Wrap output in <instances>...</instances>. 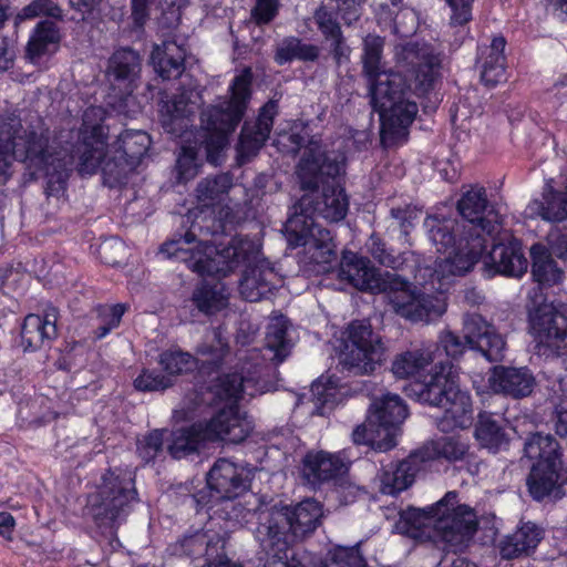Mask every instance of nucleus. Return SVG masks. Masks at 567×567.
Listing matches in <instances>:
<instances>
[{
    "label": "nucleus",
    "instance_id": "obj_1",
    "mask_svg": "<svg viewBox=\"0 0 567 567\" xmlns=\"http://www.w3.org/2000/svg\"><path fill=\"white\" fill-rule=\"evenodd\" d=\"M219 228L220 224L214 218L196 217L184 235L162 244L159 252L168 259L184 262L200 277H226L238 267L246 266L239 282L240 295L249 302L267 298L275 289L276 272L261 257L260 244L248 236H236L218 249L205 236L218 233Z\"/></svg>",
    "mask_w": 567,
    "mask_h": 567
},
{
    "label": "nucleus",
    "instance_id": "obj_2",
    "mask_svg": "<svg viewBox=\"0 0 567 567\" xmlns=\"http://www.w3.org/2000/svg\"><path fill=\"white\" fill-rule=\"evenodd\" d=\"M457 210L462 220L441 215H430L424 220L437 252L447 254L435 262L432 275L440 282L468 272L486 249V237L497 234L502 225L501 215L488 203L483 187L464 193L457 202Z\"/></svg>",
    "mask_w": 567,
    "mask_h": 567
},
{
    "label": "nucleus",
    "instance_id": "obj_3",
    "mask_svg": "<svg viewBox=\"0 0 567 567\" xmlns=\"http://www.w3.org/2000/svg\"><path fill=\"white\" fill-rule=\"evenodd\" d=\"M103 116L101 107L86 109L78 142L66 148L73 159L78 158L82 175H92L101 168L104 184L113 188L126 183L128 174L141 163L152 141L145 131L124 130L109 145V128L101 123Z\"/></svg>",
    "mask_w": 567,
    "mask_h": 567
},
{
    "label": "nucleus",
    "instance_id": "obj_4",
    "mask_svg": "<svg viewBox=\"0 0 567 567\" xmlns=\"http://www.w3.org/2000/svg\"><path fill=\"white\" fill-rule=\"evenodd\" d=\"M13 161L45 174L48 196L64 194L73 165L69 150L56 141L50 142L47 130L24 128L17 117L0 118V185L10 179Z\"/></svg>",
    "mask_w": 567,
    "mask_h": 567
},
{
    "label": "nucleus",
    "instance_id": "obj_5",
    "mask_svg": "<svg viewBox=\"0 0 567 567\" xmlns=\"http://www.w3.org/2000/svg\"><path fill=\"white\" fill-rule=\"evenodd\" d=\"M343 168L342 155L324 152L319 142L311 141L297 167L301 189L310 193L301 196L291 210L329 223L343 220L350 205L346 189L337 181Z\"/></svg>",
    "mask_w": 567,
    "mask_h": 567
},
{
    "label": "nucleus",
    "instance_id": "obj_6",
    "mask_svg": "<svg viewBox=\"0 0 567 567\" xmlns=\"http://www.w3.org/2000/svg\"><path fill=\"white\" fill-rule=\"evenodd\" d=\"M251 72L245 70L233 80L229 92L230 99L217 105H212L200 113L203 141L198 148L183 146L176 158V178L186 183L198 174V152L204 151L209 163L217 165L220 153L227 144L228 135L235 131L243 120L251 96Z\"/></svg>",
    "mask_w": 567,
    "mask_h": 567
},
{
    "label": "nucleus",
    "instance_id": "obj_7",
    "mask_svg": "<svg viewBox=\"0 0 567 567\" xmlns=\"http://www.w3.org/2000/svg\"><path fill=\"white\" fill-rule=\"evenodd\" d=\"M395 530L421 543L443 544L457 551L467 546L477 529V518L467 505L457 504V493L447 492L425 508L409 507L400 513Z\"/></svg>",
    "mask_w": 567,
    "mask_h": 567
},
{
    "label": "nucleus",
    "instance_id": "obj_8",
    "mask_svg": "<svg viewBox=\"0 0 567 567\" xmlns=\"http://www.w3.org/2000/svg\"><path fill=\"white\" fill-rule=\"evenodd\" d=\"M322 517V505L313 498L261 513L255 538L266 555L264 567H303L293 557L289 559V547L313 534Z\"/></svg>",
    "mask_w": 567,
    "mask_h": 567
},
{
    "label": "nucleus",
    "instance_id": "obj_9",
    "mask_svg": "<svg viewBox=\"0 0 567 567\" xmlns=\"http://www.w3.org/2000/svg\"><path fill=\"white\" fill-rule=\"evenodd\" d=\"M249 383L250 379L237 372L224 373L216 378L205 394L197 392L192 394L195 396V406L203 403H226L208 421L203 422L206 439L209 442L239 444L249 436L252 431V422L238 408V401L243 398Z\"/></svg>",
    "mask_w": 567,
    "mask_h": 567
},
{
    "label": "nucleus",
    "instance_id": "obj_10",
    "mask_svg": "<svg viewBox=\"0 0 567 567\" xmlns=\"http://www.w3.org/2000/svg\"><path fill=\"white\" fill-rule=\"evenodd\" d=\"M373 110L379 113L383 133L404 140L417 114L416 102L410 100V86L399 72L381 71L368 78Z\"/></svg>",
    "mask_w": 567,
    "mask_h": 567
},
{
    "label": "nucleus",
    "instance_id": "obj_11",
    "mask_svg": "<svg viewBox=\"0 0 567 567\" xmlns=\"http://www.w3.org/2000/svg\"><path fill=\"white\" fill-rule=\"evenodd\" d=\"M453 365L441 368L427 382L417 384L419 401L443 409L437 419L440 431L449 433L456 429H466L472 424V400L467 391L462 390Z\"/></svg>",
    "mask_w": 567,
    "mask_h": 567
},
{
    "label": "nucleus",
    "instance_id": "obj_12",
    "mask_svg": "<svg viewBox=\"0 0 567 567\" xmlns=\"http://www.w3.org/2000/svg\"><path fill=\"white\" fill-rule=\"evenodd\" d=\"M137 501L133 473L122 468L109 470L102 476L97 491L87 496L84 513L99 527H114L125 519Z\"/></svg>",
    "mask_w": 567,
    "mask_h": 567
},
{
    "label": "nucleus",
    "instance_id": "obj_13",
    "mask_svg": "<svg viewBox=\"0 0 567 567\" xmlns=\"http://www.w3.org/2000/svg\"><path fill=\"white\" fill-rule=\"evenodd\" d=\"M374 293L383 295L396 315L412 322H429L445 311L441 298L421 293L413 284L396 274H383Z\"/></svg>",
    "mask_w": 567,
    "mask_h": 567
},
{
    "label": "nucleus",
    "instance_id": "obj_14",
    "mask_svg": "<svg viewBox=\"0 0 567 567\" xmlns=\"http://www.w3.org/2000/svg\"><path fill=\"white\" fill-rule=\"evenodd\" d=\"M340 365L351 375H369L386 361L388 348L369 322L352 321L346 331Z\"/></svg>",
    "mask_w": 567,
    "mask_h": 567
},
{
    "label": "nucleus",
    "instance_id": "obj_15",
    "mask_svg": "<svg viewBox=\"0 0 567 567\" xmlns=\"http://www.w3.org/2000/svg\"><path fill=\"white\" fill-rule=\"evenodd\" d=\"M464 341L452 331L440 337V343L447 357L460 358L470 348L482 353L489 362L502 361L505 357L506 342L496 329L481 315L470 313L463 321Z\"/></svg>",
    "mask_w": 567,
    "mask_h": 567
},
{
    "label": "nucleus",
    "instance_id": "obj_16",
    "mask_svg": "<svg viewBox=\"0 0 567 567\" xmlns=\"http://www.w3.org/2000/svg\"><path fill=\"white\" fill-rule=\"evenodd\" d=\"M536 353L545 358L567 355V317L551 302L533 300L528 313Z\"/></svg>",
    "mask_w": 567,
    "mask_h": 567
},
{
    "label": "nucleus",
    "instance_id": "obj_17",
    "mask_svg": "<svg viewBox=\"0 0 567 567\" xmlns=\"http://www.w3.org/2000/svg\"><path fill=\"white\" fill-rule=\"evenodd\" d=\"M252 476L251 468L228 458H218L207 473L209 498L200 491L192 496V501L202 508L210 503V498H236L249 489Z\"/></svg>",
    "mask_w": 567,
    "mask_h": 567
},
{
    "label": "nucleus",
    "instance_id": "obj_18",
    "mask_svg": "<svg viewBox=\"0 0 567 567\" xmlns=\"http://www.w3.org/2000/svg\"><path fill=\"white\" fill-rule=\"evenodd\" d=\"M288 241L313 249L312 259L317 264H331L337 259V245L330 230L315 221V217L291 210L285 223Z\"/></svg>",
    "mask_w": 567,
    "mask_h": 567
},
{
    "label": "nucleus",
    "instance_id": "obj_19",
    "mask_svg": "<svg viewBox=\"0 0 567 567\" xmlns=\"http://www.w3.org/2000/svg\"><path fill=\"white\" fill-rule=\"evenodd\" d=\"M349 463L343 452L311 451L302 458L301 475L307 484L316 487L346 474Z\"/></svg>",
    "mask_w": 567,
    "mask_h": 567
},
{
    "label": "nucleus",
    "instance_id": "obj_20",
    "mask_svg": "<svg viewBox=\"0 0 567 567\" xmlns=\"http://www.w3.org/2000/svg\"><path fill=\"white\" fill-rule=\"evenodd\" d=\"M200 93L195 89L181 91L171 102L164 105L162 125L164 130L182 137L192 125V117L202 104Z\"/></svg>",
    "mask_w": 567,
    "mask_h": 567
},
{
    "label": "nucleus",
    "instance_id": "obj_21",
    "mask_svg": "<svg viewBox=\"0 0 567 567\" xmlns=\"http://www.w3.org/2000/svg\"><path fill=\"white\" fill-rule=\"evenodd\" d=\"M481 258H483L485 270L489 277L496 274L520 277L528 267V261L523 254L520 243L516 239L507 244H494L492 250L484 257L482 255Z\"/></svg>",
    "mask_w": 567,
    "mask_h": 567
},
{
    "label": "nucleus",
    "instance_id": "obj_22",
    "mask_svg": "<svg viewBox=\"0 0 567 567\" xmlns=\"http://www.w3.org/2000/svg\"><path fill=\"white\" fill-rule=\"evenodd\" d=\"M491 389L513 399L527 398L536 385L535 377L526 368L497 365L488 378Z\"/></svg>",
    "mask_w": 567,
    "mask_h": 567
},
{
    "label": "nucleus",
    "instance_id": "obj_23",
    "mask_svg": "<svg viewBox=\"0 0 567 567\" xmlns=\"http://www.w3.org/2000/svg\"><path fill=\"white\" fill-rule=\"evenodd\" d=\"M58 309L49 305L42 316L30 313L24 318L21 327V347L24 351H35L58 337Z\"/></svg>",
    "mask_w": 567,
    "mask_h": 567
},
{
    "label": "nucleus",
    "instance_id": "obj_24",
    "mask_svg": "<svg viewBox=\"0 0 567 567\" xmlns=\"http://www.w3.org/2000/svg\"><path fill=\"white\" fill-rule=\"evenodd\" d=\"M278 113L276 101H268L259 111L254 123L245 122L239 137L238 153L241 157H250L265 145Z\"/></svg>",
    "mask_w": 567,
    "mask_h": 567
},
{
    "label": "nucleus",
    "instance_id": "obj_25",
    "mask_svg": "<svg viewBox=\"0 0 567 567\" xmlns=\"http://www.w3.org/2000/svg\"><path fill=\"white\" fill-rule=\"evenodd\" d=\"M381 275L371 261L352 251H344L340 261L339 277L354 288L373 292L378 288Z\"/></svg>",
    "mask_w": 567,
    "mask_h": 567
},
{
    "label": "nucleus",
    "instance_id": "obj_26",
    "mask_svg": "<svg viewBox=\"0 0 567 567\" xmlns=\"http://www.w3.org/2000/svg\"><path fill=\"white\" fill-rule=\"evenodd\" d=\"M369 422L394 440L395 427L408 416V408L398 394L385 393L375 398L369 408Z\"/></svg>",
    "mask_w": 567,
    "mask_h": 567
},
{
    "label": "nucleus",
    "instance_id": "obj_27",
    "mask_svg": "<svg viewBox=\"0 0 567 567\" xmlns=\"http://www.w3.org/2000/svg\"><path fill=\"white\" fill-rule=\"evenodd\" d=\"M435 344L421 342L398 353L391 363V372L396 379H410L419 375L433 362Z\"/></svg>",
    "mask_w": 567,
    "mask_h": 567
},
{
    "label": "nucleus",
    "instance_id": "obj_28",
    "mask_svg": "<svg viewBox=\"0 0 567 567\" xmlns=\"http://www.w3.org/2000/svg\"><path fill=\"white\" fill-rule=\"evenodd\" d=\"M186 49L175 40H166L153 48L151 62L163 80L179 78L185 71Z\"/></svg>",
    "mask_w": 567,
    "mask_h": 567
},
{
    "label": "nucleus",
    "instance_id": "obj_29",
    "mask_svg": "<svg viewBox=\"0 0 567 567\" xmlns=\"http://www.w3.org/2000/svg\"><path fill=\"white\" fill-rule=\"evenodd\" d=\"M475 437L484 449L492 453L507 450L511 442L505 420L486 411L480 412L477 415Z\"/></svg>",
    "mask_w": 567,
    "mask_h": 567
},
{
    "label": "nucleus",
    "instance_id": "obj_30",
    "mask_svg": "<svg viewBox=\"0 0 567 567\" xmlns=\"http://www.w3.org/2000/svg\"><path fill=\"white\" fill-rule=\"evenodd\" d=\"M544 537V529L533 522H520L516 530L507 535L499 545L505 559L517 558L534 550Z\"/></svg>",
    "mask_w": 567,
    "mask_h": 567
},
{
    "label": "nucleus",
    "instance_id": "obj_31",
    "mask_svg": "<svg viewBox=\"0 0 567 567\" xmlns=\"http://www.w3.org/2000/svg\"><path fill=\"white\" fill-rule=\"evenodd\" d=\"M525 214L529 218H542L559 223L567 218V193L555 190L550 185L544 188L540 199L532 200Z\"/></svg>",
    "mask_w": 567,
    "mask_h": 567
},
{
    "label": "nucleus",
    "instance_id": "obj_32",
    "mask_svg": "<svg viewBox=\"0 0 567 567\" xmlns=\"http://www.w3.org/2000/svg\"><path fill=\"white\" fill-rule=\"evenodd\" d=\"M506 40L504 37H495L491 44L483 49L481 79L487 86H495L505 81V61L504 50Z\"/></svg>",
    "mask_w": 567,
    "mask_h": 567
},
{
    "label": "nucleus",
    "instance_id": "obj_33",
    "mask_svg": "<svg viewBox=\"0 0 567 567\" xmlns=\"http://www.w3.org/2000/svg\"><path fill=\"white\" fill-rule=\"evenodd\" d=\"M207 442L209 441L206 439L204 423L198 422L173 431L167 450L174 458L179 460L197 453Z\"/></svg>",
    "mask_w": 567,
    "mask_h": 567
},
{
    "label": "nucleus",
    "instance_id": "obj_34",
    "mask_svg": "<svg viewBox=\"0 0 567 567\" xmlns=\"http://www.w3.org/2000/svg\"><path fill=\"white\" fill-rule=\"evenodd\" d=\"M60 42V31L55 22L51 20L40 21L32 31L25 48V58L32 63L55 51Z\"/></svg>",
    "mask_w": 567,
    "mask_h": 567
},
{
    "label": "nucleus",
    "instance_id": "obj_35",
    "mask_svg": "<svg viewBox=\"0 0 567 567\" xmlns=\"http://www.w3.org/2000/svg\"><path fill=\"white\" fill-rule=\"evenodd\" d=\"M319 56L320 48L317 44L303 42L298 37L289 35L276 44L274 60L278 65H284L295 60L313 63L318 61Z\"/></svg>",
    "mask_w": 567,
    "mask_h": 567
},
{
    "label": "nucleus",
    "instance_id": "obj_36",
    "mask_svg": "<svg viewBox=\"0 0 567 567\" xmlns=\"http://www.w3.org/2000/svg\"><path fill=\"white\" fill-rule=\"evenodd\" d=\"M190 301L199 312L212 316L227 307L228 292L220 282L208 284L203 281L193 290Z\"/></svg>",
    "mask_w": 567,
    "mask_h": 567
},
{
    "label": "nucleus",
    "instance_id": "obj_37",
    "mask_svg": "<svg viewBox=\"0 0 567 567\" xmlns=\"http://www.w3.org/2000/svg\"><path fill=\"white\" fill-rule=\"evenodd\" d=\"M524 453L543 466L561 468V452L558 442L549 434L535 433L524 444Z\"/></svg>",
    "mask_w": 567,
    "mask_h": 567
},
{
    "label": "nucleus",
    "instance_id": "obj_38",
    "mask_svg": "<svg viewBox=\"0 0 567 567\" xmlns=\"http://www.w3.org/2000/svg\"><path fill=\"white\" fill-rule=\"evenodd\" d=\"M419 471L413 460H403L396 464L384 467L381 474V492L388 495H396L409 488L414 482Z\"/></svg>",
    "mask_w": 567,
    "mask_h": 567
},
{
    "label": "nucleus",
    "instance_id": "obj_39",
    "mask_svg": "<svg viewBox=\"0 0 567 567\" xmlns=\"http://www.w3.org/2000/svg\"><path fill=\"white\" fill-rule=\"evenodd\" d=\"M142 59L131 48L116 50L109 60L107 74L114 81L131 84L140 74Z\"/></svg>",
    "mask_w": 567,
    "mask_h": 567
},
{
    "label": "nucleus",
    "instance_id": "obj_40",
    "mask_svg": "<svg viewBox=\"0 0 567 567\" xmlns=\"http://www.w3.org/2000/svg\"><path fill=\"white\" fill-rule=\"evenodd\" d=\"M532 275L535 281L544 286L557 285L564 277V271L557 266L546 246L535 244L530 248Z\"/></svg>",
    "mask_w": 567,
    "mask_h": 567
},
{
    "label": "nucleus",
    "instance_id": "obj_41",
    "mask_svg": "<svg viewBox=\"0 0 567 567\" xmlns=\"http://www.w3.org/2000/svg\"><path fill=\"white\" fill-rule=\"evenodd\" d=\"M544 463H535L527 477L526 484L530 496L535 501H543L553 493L559 491L560 467L543 466Z\"/></svg>",
    "mask_w": 567,
    "mask_h": 567
},
{
    "label": "nucleus",
    "instance_id": "obj_42",
    "mask_svg": "<svg viewBox=\"0 0 567 567\" xmlns=\"http://www.w3.org/2000/svg\"><path fill=\"white\" fill-rule=\"evenodd\" d=\"M233 187V177L228 173L202 179L196 187V197L200 205L210 207L221 203Z\"/></svg>",
    "mask_w": 567,
    "mask_h": 567
},
{
    "label": "nucleus",
    "instance_id": "obj_43",
    "mask_svg": "<svg viewBox=\"0 0 567 567\" xmlns=\"http://www.w3.org/2000/svg\"><path fill=\"white\" fill-rule=\"evenodd\" d=\"M352 441L357 445H370L379 452H385L395 446V440L381 431L377 424H370L369 414L365 422L353 430Z\"/></svg>",
    "mask_w": 567,
    "mask_h": 567
},
{
    "label": "nucleus",
    "instance_id": "obj_44",
    "mask_svg": "<svg viewBox=\"0 0 567 567\" xmlns=\"http://www.w3.org/2000/svg\"><path fill=\"white\" fill-rule=\"evenodd\" d=\"M266 348L274 353L272 360L281 363L290 354L292 343L287 338V324L284 320H276L268 326Z\"/></svg>",
    "mask_w": 567,
    "mask_h": 567
},
{
    "label": "nucleus",
    "instance_id": "obj_45",
    "mask_svg": "<svg viewBox=\"0 0 567 567\" xmlns=\"http://www.w3.org/2000/svg\"><path fill=\"white\" fill-rule=\"evenodd\" d=\"M158 364L171 378L193 371L197 367V360L181 349H169L159 354Z\"/></svg>",
    "mask_w": 567,
    "mask_h": 567
},
{
    "label": "nucleus",
    "instance_id": "obj_46",
    "mask_svg": "<svg viewBox=\"0 0 567 567\" xmlns=\"http://www.w3.org/2000/svg\"><path fill=\"white\" fill-rule=\"evenodd\" d=\"M384 48V38L377 34H368L363 39L362 68L367 78L384 71L382 64V53Z\"/></svg>",
    "mask_w": 567,
    "mask_h": 567
},
{
    "label": "nucleus",
    "instance_id": "obj_47",
    "mask_svg": "<svg viewBox=\"0 0 567 567\" xmlns=\"http://www.w3.org/2000/svg\"><path fill=\"white\" fill-rule=\"evenodd\" d=\"M126 308L122 303L109 306L100 305L95 308L96 324L94 328V338L96 340L106 337L113 329L120 326Z\"/></svg>",
    "mask_w": 567,
    "mask_h": 567
},
{
    "label": "nucleus",
    "instance_id": "obj_48",
    "mask_svg": "<svg viewBox=\"0 0 567 567\" xmlns=\"http://www.w3.org/2000/svg\"><path fill=\"white\" fill-rule=\"evenodd\" d=\"M338 16L339 13L326 3L315 9L312 21L323 40L343 32Z\"/></svg>",
    "mask_w": 567,
    "mask_h": 567
},
{
    "label": "nucleus",
    "instance_id": "obj_49",
    "mask_svg": "<svg viewBox=\"0 0 567 567\" xmlns=\"http://www.w3.org/2000/svg\"><path fill=\"white\" fill-rule=\"evenodd\" d=\"M166 430H153L145 434L137 441L138 456L145 462L150 463L156 460L164 452Z\"/></svg>",
    "mask_w": 567,
    "mask_h": 567
},
{
    "label": "nucleus",
    "instance_id": "obj_50",
    "mask_svg": "<svg viewBox=\"0 0 567 567\" xmlns=\"http://www.w3.org/2000/svg\"><path fill=\"white\" fill-rule=\"evenodd\" d=\"M368 251L380 265L396 269L402 265V258L375 234L367 241Z\"/></svg>",
    "mask_w": 567,
    "mask_h": 567
},
{
    "label": "nucleus",
    "instance_id": "obj_51",
    "mask_svg": "<svg viewBox=\"0 0 567 567\" xmlns=\"http://www.w3.org/2000/svg\"><path fill=\"white\" fill-rule=\"evenodd\" d=\"M197 352L203 355L210 357V363L218 368L225 357L229 353L228 342L223 338L220 329L216 328L212 331V340L204 342L197 349Z\"/></svg>",
    "mask_w": 567,
    "mask_h": 567
},
{
    "label": "nucleus",
    "instance_id": "obj_52",
    "mask_svg": "<svg viewBox=\"0 0 567 567\" xmlns=\"http://www.w3.org/2000/svg\"><path fill=\"white\" fill-rule=\"evenodd\" d=\"M439 70L440 62L433 55L424 58V60L417 64L415 70V82L416 90H419L420 93H426L432 89L439 75Z\"/></svg>",
    "mask_w": 567,
    "mask_h": 567
},
{
    "label": "nucleus",
    "instance_id": "obj_53",
    "mask_svg": "<svg viewBox=\"0 0 567 567\" xmlns=\"http://www.w3.org/2000/svg\"><path fill=\"white\" fill-rule=\"evenodd\" d=\"M367 563L360 553L359 545L351 547L338 546L331 553L326 567H365Z\"/></svg>",
    "mask_w": 567,
    "mask_h": 567
},
{
    "label": "nucleus",
    "instance_id": "obj_54",
    "mask_svg": "<svg viewBox=\"0 0 567 567\" xmlns=\"http://www.w3.org/2000/svg\"><path fill=\"white\" fill-rule=\"evenodd\" d=\"M435 452L450 462L462 461L468 452V444L460 437H442L435 442Z\"/></svg>",
    "mask_w": 567,
    "mask_h": 567
},
{
    "label": "nucleus",
    "instance_id": "obj_55",
    "mask_svg": "<svg viewBox=\"0 0 567 567\" xmlns=\"http://www.w3.org/2000/svg\"><path fill=\"white\" fill-rule=\"evenodd\" d=\"M173 385L169 377L152 370H143L134 380V386L142 392L163 391Z\"/></svg>",
    "mask_w": 567,
    "mask_h": 567
},
{
    "label": "nucleus",
    "instance_id": "obj_56",
    "mask_svg": "<svg viewBox=\"0 0 567 567\" xmlns=\"http://www.w3.org/2000/svg\"><path fill=\"white\" fill-rule=\"evenodd\" d=\"M390 216L393 224L398 227L403 236H408L414 227V223L419 217V209L416 206L405 204L403 206L392 207Z\"/></svg>",
    "mask_w": 567,
    "mask_h": 567
},
{
    "label": "nucleus",
    "instance_id": "obj_57",
    "mask_svg": "<svg viewBox=\"0 0 567 567\" xmlns=\"http://www.w3.org/2000/svg\"><path fill=\"white\" fill-rule=\"evenodd\" d=\"M60 12V8L51 0H33L17 14L16 27L23 20L33 19L41 14L58 17Z\"/></svg>",
    "mask_w": 567,
    "mask_h": 567
},
{
    "label": "nucleus",
    "instance_id": "obj_58",
    "mask_svg": "<svg viewBox=\"0 0 567 567\" xmlns=\"http://www.w3.org/2000/svg\"><path fill=\"white\" fill-rule=\"evenodd\" d=\"M336 7L333 10L339 13L343 23L351 27L357 23L363 13V7L367 0H329Z\"/></svg>",
    "mask_w": 567,
    "mask_h": 567
},
{
    "label": "nucleus",
    "instance_id": "obj_59",
    "mask_svg": "<svg viewBox=\"0 0 567 567\" xmlns=\"http://www.w3.org/2000/svg\"><path fill=\"white\" fill-rule=\"evenodd\" d=\"M125 252V244L118 238L105 239L99 247L101 260L110 266L121 265Z\"/></svg>",
    "mask_w": 567,
    "mask_h": 567
},
{
    "label": "nucleus",
    "instance_id": "obj_60",
    "mask_svg": "<svg viewBox=\"0 0 567 567\" xmlns=\"http://www.w3.org/2000/svg\"><path fill=\"white\" fill-rule=\"evenodd\" d=\"M328 44L329 54L337 66H341L350 62L351 48L347 42L343 32L323 40Z\"/></svg>",
    "mask_w": 567,
    "mask_h": 567
},
{
    "label": "nucleus",
    "instance_id": "obj_61",
    "mask_svg": "<svg viewBox=\"0 0 567 567\" xmlns=\"http://www.w3.org/2000/svg\"><path fill=\"white\" fill-rule=\"evenodd\" d=\"M451 10L450 24L464 27L472 20L474 0H444Z\"/></svg>",
    "mask_w": 567,
    "mask_h": 567
},
{
    "label": "nucleus",
    "instance_id": "obj_62",
    "mask_svg": "<svg viewBox=\"0 0 567 567\" xmlns=\"http://www.w3.org/2000/svg\"><path fill=\"white\" fill-rule=\"evenodd\" d=\"M548 252L567 261V234L559 228H553L547 235Z\"/></svg>",
    "mask_w": 567,
    "mask_h": 567
},
{
    "label": "nucleus",
    "instance_id": "obj_63",
    "mask_svg": "<svg viewBox=\"0 0 567 567\" xmlns=\"http://www.w3.org/2000/svg\"><path fill=\"white\" fill-rule=\"evenodd\" d=\"M278 0H256L251 16L257 24L269 23L277 16Z\"/></svg>",
    "mask_w": 567,
    "mask_h": 567
},
{
    "label": "nucleus",
    "instance_id": "obj_64",
    "mask_svg": "<svg viewBox=\"0 0 567 567\" xmlns=\"http://www.w3.org/2000/svg\"><path fill=\"white\" fill-rule=\"evenodd\" d=\"M17 32L12 37H0V69L8 70L12 66L16 58Z\"/></svg>",
    "mask_w": 567,
    "mask_h": 567
}]
</instances>
